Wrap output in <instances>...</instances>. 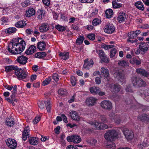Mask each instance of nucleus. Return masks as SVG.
Instances as JSON below:
<instances>
[{
	"label": "nucleus",
	"mask_w": 149,
	"mask_h": 149,
	"mask_svg": "<svg viewBox=\"0 0 149 149\" xmlns=\"http://www.w3.org/2000/svg\"><path fill=\"white\" fill-rule=\"evenodd\" d=\"M21 40L19 42L18 39L12 40L8 46V50L10 53L14 54H20L25 49L26 45L24 41L20 39Z\"/></svg>",
	"instance_id": "f257e3e1"
},
{
	"label": "nucleus",
	"mask_w": 149,
	"mask_h": 149,
	"mask_svg": "<svg viewBox=\"0 0 149 149\" xmlns=\"http://www.w3.org/2000/svg\"><path fill=\"white\" fill-rule=\"evenodd\" d=\"M131 82L133 85L136 88L145 87L146 83L141 78L134 76L131 78Z\"/></svg>",
	"instance_id": "f03ea898"
},
{
	"label": "nucleus",
	"mask_w": 149,
	"mask_h": 149,
	"mask_svg": "<svg viewBox=\"0 0 149 149\" xmlns=\"http://www.w3.org/2000/svg\"><path fill=\"white\" fill-rule=\"evenodd\" d=\"M118 134L114 130H110L107 131L104 135L106 139L108 141H113L117 138Z\"/></svg>",
	"instance_id": "7ed1b4c3"
},
{
	"label": "nucleus",
	"mask_w": 149,
	"mask_h": 149,
	"mask_svg": "<svg viewBox=\"0 0 149 149\" xmlns=\"http://www.w3.org/2000/svg\"><path fill=\"white\" fill-rule=\"evenodd\" d=\"M15 73L17 78L20 80L25 79L28 76V73L27 71L17 67L15 71Z\"/></svg>",
	"instance_id": "20e7f679"
},
{
	"label": "nucleus",
	"mask_w": 149,
	"mask_h": 149,
	"mask_svg": "<svg viewBox=\"0 0 149 149\" xmlns=\"http://www.w3.org/2000/svg\"><path fill=\"white\" fill-rule=\"evenodd\" d=\"M89 123L92 126V128L94 129H105L108 128L107 125L101 123L100 122H99L97 120L90 121Z\"/></svg>",
	"instance_id": "39448f33"
},
{
	"label": "nucleus",
	"mask_w": 149,
	"mask_h": 149,
	"mask_svg": "<svg viewBox=\"0 0 149 149\" xmlns=\"http://www.w3.org/2000/svg\"><path fill=\"white\" fill-rule=\"evenodd\" d=\"M101 107L104 109L110 110L113 107L112 104L109 100H104L100 103Z\"/></svg>",
	"instance_id": "423d86ee"
},
{
	"label": "nucleus",
	"mask_w": 149,
	"mask_h": 149,
	"mask_svg": "<svg viewBox=\"0 0 149 149\" xmlns=\"http://www.w3.org/2000/svg\"><path fill=\"white\" fill-rule=\"evenodd\" d=\"M67 140L69 142H73L74 143H79L81 141L80 137L76 135H73L67 136Z\"/></svg>",
	"instance_id": "0eeeda50"
},
{
	"label": "nucleus",
	"mask_w": 149,
	"mask_h": 149,
	"mask_svg": "<svg viewBox=\"0 0 149 149\" xmlns=\"http://www.w3.org/2000/svg\"><path fill=\"white\" fill-rule=\"evenodd\" d=\"M104 30L106 33H112L114 31L115 28L114 26L112 24L107 23L105 26Z\"/></svg>",
	"instance_id": "6e6552de"
},
{
	"label": "nucleus",
	"mask_w": 149,
	"mask_h": 149,
	"mask_svg": "<svg viewBox=\"0 0 149 149\" xmlns=\"http://www.w3.org/2000/svg\"><path fill=\"white\" fill-rule=\"evenodd\" d=\"M97 99L94 97H90L87 98L86 100V103L88 106H92L96 103Z\"/></svg>",
	"instance_id": "1a4fd4ad"
},
{
	"label": "nucleus",
	"mask_w": 149,
	"mask_h": 149,
	"mask_svg": "<svg viewBox=\"0 0 149 149\" xmlns=\"http://www.w3.org/2000/svg\"><path fill=\"white\" fill-rule=\"evenodd\" d=\"M101 76L104 77V79H106L107 80L109 79V74L108 69L103 67L101 68L100 70Z\"/></svg>",
	"instance_id": "9d476101"
},
{
	"label": "nucleus",
	"mask_w": 149,
	"mask_h": 149,
	"mask_svg": "<svg viewBox=\"0 0 149 149\" xmlns=\"http://www.w3.org/2000/svg\"><path fill=\"white\" fill-rule=\"evenodd\" d=\"M123 132L125 138L128 140H130L133 138V134L131 130L125 129Z\"/></svg>",
	"instance_id": "9b49d317"
},
{
	"label": "nucleus",
	"mask_w": 149,
	"mask_h": 149,
	"mask_svg": "<svg viewBox=\"0 0 149 149\" xmlns=\"http://www.w3.org/2000/svg\"><path fill=\"white\" fill-rule=\"evenodd\" d=\"M6 143L9 147L13 149L15 148L17 145L16 141L14 139H7Z\"/></svg>",
	"instance_id": "f8f14e48"
},
{
	"label": "nucleus",
	"mask_w": 149,
	"mask_h": 149,
	"mask_svg": "<svg viewBox=\"0 0 149 149\" xmlns=\"http://www.w3.org/2000/svg\"><path fill=\"white\" fill-rule=\"evenodd\" d=\"M98 54L100 58L102 61L107 63L109 62V59L106 56L103 51L102 50H99Z\"/></svg>",
	"instance_id": "ddd939ff"
},
{
	"label": "nucleus",
	"mask_w": 149,
	"mask_h": 149,
	"mask_svg": "<svg viewBox=\"0 0 149 149\" xmlns=\"http://www.w3.org/2000/svg\"><path fill=\"white\" fill-rule=\"evenodd\" d=\"M114 76L121 82L123 81L124 79V75L122 71L116 72L114 74Z\"/></svg>",
	"instance_id": "4468645a"
},
{
	"label": "nucleus",
	"mask_w": 149,
	"mask_h": 149,
	"mask_svg": "<svg viewBox=\"0 0 149 149\" xmlns=\"http://www.w3.org/2000/svg\"><path fill=\"white\" fill-rule=\"evenodd\" d=\"M109 116L111 119L114 120L115 122L117 123H120L121 121V118L119 115H115L114 113L113 112H111L109 114Z\"/></svg>",
	"instance_id": "2eb2a0df"
},
{
	"label": "nucleus",
	"mask_w": 149,
	"mask_h": 149,
	"mask_svg": "<svg viewBox=\"0 0 149 149\" xmlns=\"http://www.w3.org/2000/svg\"><path fill=\"white\" fill-rule=\"evenodd\" d=\"M70 114L72 119L78 121L81 120L82 118L78 114V113L75 111H72L70 113Z\"/></svg>",
	"instance_id": "dca6fc26"
},
{
	"label": "nucleus",
	"mask_w": 149,
	"mask_h": 149,
	"mask_svg": "<svg viewBox=\"0 0 149 149\" xmlns=\"http://www.w3.org/2000/svg\"><path fill=\"white\" fill-rule=\"evenodd\" d=\"M109 86L111 90L115 92H118L120 90L121 88L120 85L111 84H109Z\"/></svg>",
	"instance_id": "f3484780"
},
{
	"label": "nucleus",
	"mask_w": 149,
	"mask_h": 149,
	"mask_svg": "<svg viewBox=\"0 0 149 149\" xmlns=\"http://www.w3.org/2000/svg\"><path fill=\"white\" fill-rule=\"evenodd\" d=\"M93 61L91 59L88 61V59H86L84 60L83 67L86 69H89L93 66Z\"/></svg>",
	"instance_id": "a211bd4d"
},
{
	"label": "nucleus",
	"mask_w": 149,
	"mask_h": 149,
	"mask_svg": "<svg viewBox=\"0 0 149 149\" xmlns=\"http://www.w3.org/2000/svg\"><path fill=\"white\" fill-rule=\"evenodd\" d=\"M30 129L29 126H27L25 127L22 133V139L24 141L26 140L27 137H29V135Z\"/></svg>",
	"instance_id": "6ab92c4d"
},
{
	"label": "nucleus",
	"mask_w": 149,
	"mask_h": 149,
	"mask_svg": "<svg viewBox=\"0 0 149 149\" xmlns=\"http://www.w3.org/2000/svg\"><path fill=\"white\" fill-rule=\"evenodd\" d=\"M136 72L138 74H140L141 75L146 77H148L149 76V73L145 70L141 68H138L136 70Z\"/></svg>",
	"instance_id": "aec40b11"
},
{
	"label": "nucleus",
	"mask_w": 149,
	"mask_h": 149,
	"mask_svg": "<svg viewBox=\"0 0 149 149\" xmlns=\"http://www.w3.org/2000/svg\"><path fill=\"white\" fill-rule=\"evenodd\" d=\"M49 28V26L48 24L43 23L39 27V29L40 32L44 33L48 31Z\"/></svg>",
	"instance_id": "412c9836"
},
{
	"label": "nucleus",
	"mask_w": 149,
	"mask_h": 149,
	"mask_svg": "<svg viewBox=\"0 0 149 149\" xmlns=\"http://www.w3.org/2000/svg\"><path fill=\"white\" fill-rule=\"evenodd\" d=\"M28 59L26 56L22 55L18 57L17 61L20 64L24 65L26 63Z\"/></svg>",
	"instance_id": "4be33fe9"
},
{
	"label": "nucleus",
	"mask_w": 149,
	"mask_h": 149,
	"mask_svg": "<svg viewBox=\"0 0 149 149\" xmlns=\"http://www.w3.org/2000/svg\"><path fill=\"white\" fill-rule=\"evenodd\" d=\"M139 48L141 51L145 52L148 49V45L145 42H142L139 45Z\"/></svg>",
	"instance_id": "5701e85b"
},
{
	"label": "nucleus",
	"mask_w": 149,
	"mask_h": 149,
	"mask_svg": "<svg viewBox=\"0 0 149 149\" xmlns=\"http://www.w3.org/2000/svg\"><path fill=\"white\" fill-rule=\"evenodd\" d=\"M127 17V14L124 12L120 13L118 17V20L120 23L125 21Z\"/></svg>",
	"instance_id": "b1692460"
},
{
	"label": "nucleus",
	"mask_w": 149,
	"mask_h": 149,
	"mask_svg": "<svg viewBox=\"0 0 149 149\" xmlns=\"http://www.w3.org/2000/svg\"><path fill=\"white\" fill-rule=\"evenodd\" d=\"M35 10L33 8H30L26 11V15L27 17H29L35 14Z\"/></svg>",
	"instance_id": "393cba45"
},
{
	"label": "nucleus",
	"mask_w": 149,
	"mask_h": 149,
	"mask_svg": "<svg viewBox=\"0 0 149 149\" xmlns=\"http://www.w3.org/2000/svg\"><path fill=\"white\" fill-rule=\"evenodd\" d=\"M138 118L139 120L143 122L148 123L149 121V116L145 114L139 116Z\"/></svg>",
	"instance_id": "a878e982"
},
{
	"label": "nucleus",
	"mask_w": 149,
	"mask_h": 149,
	"mask_svg": "<svg viewBox=\"0 0 149 149\" xmlns=\"http://www.w3.org/2000/svg\"><path fill=\"white\" fill-rule=\"evenodd\" d=\"M36 49V47L35 46L31 45L26 51L25 53L28 55L32 54L35 51Z\"/></svg>",
	"instance_id": "bb28decb"
},
{
	"label": "nucleus",
	"mask_w": 149,
	"mask_h": 149,
	"mask_svg": "<svg viewBox=\"0 0 149 149\" xmlns=\"http://www.w3.org/2000/svg\"><path fill=\"white\" fill-rule=\"evenodd\" d=\"M46 44L44 42H40L37 44L38 49L42 51L45 49Z\"/></svg>",
	"instance_id": "cd10ccee"
},
{
	"label": "nucleus",
	"mask_w": 149,
	"mask_h": 149,
	"mask_svg": "<svg viewBox=\"0 0 149 149\" xmlns=\"http://www.w3.org/2000/svg\"><path fill=\"white\" fill-rule=\"evenodd\" d=\"M89 90L92 94L96 95L97 94V93L100 91V88L98 87L93 86L90 88Z\"/></svg>",
	"instance_id": "c85d7f7f"
},
{
	"label": "nucleus",
	"mask_w": 149,
	"mask_h": 149,
	"mask_svg": "<svg viewBox=\"0 0 149 149\" xmlns=\"http://www.w3.org/2000/svg\"><path fill=\"white\" fill-rule=\"evenodd\" d=\"M17 66L14 65L7 66L5 68V70L7 72H10L13 70H15V71L17 69Z\"/></svg>",
	"instance_id": "c756f323"
},
{
	"label": "nucleus",
	"mask_w": 149,
	"mask_h": 149,
	"mask_svg": "<svg viewBox=\"0 0 149 149\" xmlns=\"http://www.w3.org/2000/svg\"><path fill=\"white\" fill-rule=\"evenodd\" d=\"M69 54L68 52H61L59 54V56L61 58L64 60L68 59L69 58Z\"/></svg>",
	"instance_id": "7c9ffc66"
},
{
	"label": "nucleus",
	"mask_w": 149,
	"mask_h": 149,
	"mask_svg": "<svg viewBox=\"0 0 149 149\" xmlns=\"http://www.w3.org/2000/svg\"><path fill=\"white\" fill-rule=\"evenodd\" d=\"M135 6L139 10L143 11L144 10V7L143 3L141 1H137L135 3Z\"/></svg>",
	"instance_id": "2f4dec72"
},
{
	"label": "nucleus",
	"mask_w": 149,
	"mask_h": 149,
	"mask_svg": "<svg viewBox=\"0 0 149 149\" xmlns=\"http://www.w3.org/2000/svg\"><path fill=\"white\" fill-rule=\"evenodd\" d=\"M26 24V21H19L15 24V26L18 28H23Z\"/></svg>",
	"instance_id": "473e14b6"
},
{
	"label": "nucleus",
	"mask_w": 149,
	"mask_h": 149,
	"mask_svg": "<svg viewBox=\"0 0 149 149\" xmlns=\"http://www.w3.org/2000/svg\"><path fill=\"white\" fill-rule=\"evenodd\" d=\"M38 13H39V15L38 16V18L39 19H42L45 17V13L44 10H39Z\"/></svg>",
	"instance_id": "72a5a7b5"
},
{
	"label": "nucleus",
	"mask_w": 149,
	"mask_h": 149,
	"mask_svg": "<svg viewBox=\"0 0 149 149\" xmlns=\"http://www.w3.org/2000/svg\"><path fill=\"white\" fill-rule=\"evenodd\" d=\"M38 139L36 137H31L29 140V143L33 145H36L38 143Z\"/></svg>",
	"instance_id": "f704fd0d"
},
{
	"label": "nucleus",
	"mask_w": 149,
	"mask_h": 149,
	"mask_svg": "<svg viewBox=\"0 0 149 149\" xmlns=\"http://www.w3.org/2000/svg\"><path fill=\"white\" fill-rule=\"evenodd\" d=\"M106 16L107 18H110L113 15V12L111 9L107 10L105 12Z\"/></svg>",
	"instance_id": "c9c22d12"
},
{
	"label": "nucleus",
	"mask_w": 149,
	"mask_h": 149,
	"mask_svg": "<svg viewBox=\"0 0 149 149\" xmlns=\"http://www.w3.org/2000/svg\"><path fill=\"white\" fill-rule=\"evenodd\" d=\"M130 62V63L132 64H135L136 65H139L141 63V60H138L136 58H133L131 59Z\"/></svg>",
	"instance_id": "e433bc0d"
},
{
	"label": "nucleus",
	"mask_w": 149,
	"mask_h": 149,
	"mask_svg": "<svg viewBox=\"0 0 149 149\" xmlns=\"http://www.w3.org/2000/svg\"><path fill=\"white\" fill-rule=\"evenodd\" d=\"M14 123L13 118H8L6 119V124L8 126L11 127L14 125Z\"/></svg>",
	"instance_id": "4c0bfd02"
},
{
	"label": "nucleus",
	"mask_w": 149,
	"mask_h": 149,
	"mask_svg": "<svg viewBox=\"0 0 149 149\" xmlns=\"http://www.w3.org/2000/svg\"><path fill=\"white\" fill-rule=\"evenodd\" d=\"M99 122H100L101 123H106L107 122V120L104 115H101L99 118L98 121H97Z\"/></svg>",
	"instance_id": "58836bf2"
},
{
	"label": "nucleus",
	"mask_w": 149,
	"mask_h": 149,
	"mask_svg": "<svg viewBox=\"0 0 149 149\" xmlns=\"http://www.w3.org/2000/svg\"><path fill=\"white\" fill-rule=\"evenodd\" d=\"M46 55L45 52H38L35 55V56L38 58H42L45 56Z\"/></svg>",
	"instance_id": "ea45409f"
},
{
	"label": "nucleus",
	"mask_w": 149,
	"mask_h": 149,
	"mask_svg": "<svg viewBox=\"0 0 149 149\" xmlns=\"http://www.w3.org/2000/svg\"><path fill=\"white\" fill-rule=\"evenodd\" d=\"M118 64L119 66L125 67L128 66V63L126 61L121 60L118 62Z\"/></svg>",
	"instance_id": "a19ab883"
},
{
	"label": "nucleus",
	"mask_w": 149,
	"mask_h": 149,
	"mask_svg": "<svg viewBox=\"0 0 149 149\" xmlns=\"http://www.w3.org/2000/svg\"><path fill=\"white\" fill-rule=\"evenodd\" d=\"M46 105V109L47 112H50L51 109V102L49 100H47L45 102Z\"/></svg>",
	"instance_id": "79ce46f5"
},
{
	"label": "nucleus",
	"mask_w": 149,
	"mask_h": 149,
	"mask_svg": "<svg viewBox=\"0 0 149 149\" xmlns=\"http://www.w3.org/2000/svg\"><path fill=\"white\" fill-rule=\"evenodd\" d=\"M84 39V37L83 36H80L77 39L76 42L79 45L81 44Z\"/></svg>",
	"instance_id": "37998d69"
},
{
	"label": "nucleus",
	"mask_w": 149,
	"mask_h": 149,
	"mask_svg": "<svg viewBox=\"0 0 149 149\" xmlns=\"http://www.w3.org/2000/svg\"><path fill=\"white\" fill-rule=\"evenodd\" d=\"M52 80V78L51 77H48L47 78H46L44 80L42 83L43 86H45L49 84Z\"/></svg>",
	"instance_id": "c03bdc74"
},
{
	"label": "nucleus",
	"mask_w": 149,
	"mask_h": 149,
	"mask_svg": "<svg viewBox=\"0 0 149 149\" xmlns=\"http://www.w3.org/2000/svg\"><path fill=\"white\" fill-rule=\"evenodd\" d=\"M101 22L100 19L95 18L92 21L93 25L94 26H96L99 24Z\"/></svg>",
	"instance_id": "a18cd8bd"
},
{
	"label": "nucleus",
	"mask_w": 149,
	"mask_h": 149,
	"mask_svg": "<svg viewBox=\"0 0 149 149\" xmlns=\"http://www.w3.org/2000/svg\"><path fill=\"white\" fill-rule=\"evenodd\" d=\"M30 2L29 0H26L21 3V5L23 7L25 8L30 5Z\"/></svg>",
	"instance_id": "49530a36"
},
{
	"label": "nucleus",
	"mask_w": 149,
	"mask_h": 149,
	"mask_svg": "<svg viewBox=\"0 0 149 149\" xmlns=\"http://www.w3.org/2000/svg\"><path fill=\"white\" fill-rule=\"evenodd\" d=\"M113 7V8H117L122 6V4L118 3L116 1H113L112 2Z\"/></svg>",
	"instance_id": "de8ad7c7"
},
{
	"label": "nucleus",
	"mask_w": 149,
	"mask_h": 149,
	"mask_svg": "<svg viewBox=\"0 0 149 149\" xmlns=\"http://www.w3.org/2000/svg\"><path fill=\"white\" fill-rule=\"evenodd\" d=\"M55 27L58 31H63L65 30V28L64 26L58 24L56 25Z\"/></svg>",
	"instance_id": "09e8293b"
},
{
	"label": "nucleus",
	"mask_w": 149,
	"mask_h": 149,
	"mask_svg": "<svg viewBox=\"0 0 149 149\" xmlns=\"http://www.w3.org/2000/svg\"><path fill=\"white\" fill-rule=\"evenodd\" d=\"M128 36L130 39H134L137 37L135 33H134V31H132L130 32L129 33Z\"/></svg>",
	"instance_id": "8fccbe9b"
},
{
	"label": "nucleus",
	"mask_w": 149,
	"mask_h": 149,
	"mask_svg": "<svg viewBox=\"0 0 149 149\" xmlns=\"http://www.w3.org/2000/svg\"><path fill=\"white\" fill-rule=\"evenodd\" d=\"M143 140L141 141V142L144 144L146 146H147L149 145V139L147 138H143Z\"/></svg>",
	"instance_id": "3c124183"
},
{
	"label": "nucleus",
	"mask_w": 149,
	"mask_h": 149,
	"mask_svg": "<svg viewBox=\"0 0 149 149\" xmlns=\"http://www.w3.org/2000/svg\"><path fill=\"white\" fill-rule=\"evenodd\" d=\"M117 50L116 49L114 48L112 49L110 51V57L111 58L114 57L116 53Z\"/></svg>",
	"instance_id": "603ef678"
},
{
	"label": "nucleus",
	"mask_w": 149,
	"mask_h": 149,
	"mask_svg": "<svg viewBox=\"0 0 149 149\" xmlns=\"http://www.w3.org/2000/svg\"><path fill=\"white\" fill-rule=\"evenodd\" d=\"M16 30V29L15 27L9 28L8 29L7 32L8 33H15Z\"/></svg>",
	"instance_id": "864d4df0"
},
{
	"label": "nucleus",
	"mask_w": 149,
	"mask_h": 149,
	"mask_svg": "<svg viewBox=\"0 0 149 149\" xmlns=\"http://www.w3.org/2000/svg\"><path fill=\"white\" fill-rule=\"evenodd\" d=\"M58 93L61 95H65L67 94V91L65 89L61 88L59 90Z\"/></svg>",
	"instance_id": "5fc2aeb1"
},
{
	"label": "nucleus",
	"mask_w": 149,
	"mask_h": 149,
	"mask_svg": "<svg viewBox=\"0 0 149 149\" xmlns=\"http://www.w3.org/2000/svg\"><path fill=\"white\" fill-rule=\"evenodd\" d=\"M110 141L108 142V144L107 145V146L108 147V148H111L113 149H114L116 148V145L114 143L112 142L111 141Z\"/></svg>",
	"instance_id": "6e6d98bb"
},
{
	"label": "nucleus",
	"mask_w": 149,
	"mask_h": 149,
	"mask_svg": "<svg viewBox=\"0 0 149 149\" xmlns=\"http://www.w3.org/2000/svg\"><path fill=\"white\" fill-rule=\"evenodd\" d=\"M87 37L89 39L92 40H94L95 38V35L92 33L88 34Z\"/></svg>",
	"instance_id": "4d7b16f0"
},
{
	"label": "nucleus",
	"mask_w": 149,
	"mask_h": 149,
	"mask_svg": "<svg viewBox=\"0 0 149 149\" xmlns=\"http://www.w3.org/2000/svg\"><path fill=\"white\" fill-rule=\"evenodd\" d=\"M71 82L73 86L75 85L76 84V80L74 77L72 76L71 77Z\"/></svg>",
	"instance_id": "13d9d810"
},
{
	"label": "nucleus",
	"mask_w": 149,
	"mask_h": 149,
	"mask_svg": "<svg viewBox=\"0 0 149 149\" xmlns=\"http://www.w3.org/2000/svg\"><path fill=\"white\" fill-rule=\"evenodd\" d=\"M115 47L114 45H107L104 44L103 46V47L106 50L111 48Z\"/></svg>",
	"instance_id": "bf43d9fd"
},
{
	"label": "nucleus",
	"mask_w": 149,
	"mask_h": 149,
	"mask_svg": "<svg viewBox=\"0 0 149 149\" xmlns=\"http://www.w3.org/2000/svg\"><path fill=\"white\" fill-rule=\"evenodd\" d=\"M59 77L57 73L54 74L53 76V79L56 81H58L59 79Z\"/></svg>",
	"instance_id": "052dcab7"
},
{
	"label": "nucleus",
	"mask_w": 149,
	"mask_h": 149,
	"mask_svg": "<svg viewBox=\"0 0 149 149\" xmlns=\"http://www.w3.org/2000/svg\"><path fill=\"white\" fill-rule=\"evenodd\" d=\"M40 117L38 116L36 117L35 119L33 120V122L34 124H36L38 123L40 120Z\"/></svg>",
	"instance_id": "680f3d73"
},
{
	"label": "nucleus",
	"mask_w": 149,
	"mask_h": 149,
	"mask_svg": "<svg viewBox=\"0 0 149 149\" xmlns=\"http://www.w3.org/2000/svg\"><path fill=\"white\" fill-rule=\"evenodd\" d=\"M125 91L127 92H132L133 90L131 88V87L130 86H127L125 88Z\"/></svg>",
	"instance_id": "e2e57ef3"
},
{
	"label": "nucleus",
	"mask_w": 149,
	"mask_h": 149,
	"mask_svg": "<svg viewBox=\"0 0 149 149\" xmlns=\"http://www.w3.org/2000/svg\"><path fill=\"white\" fill-rule=\"evenodd\" d=\"M42 2L44 4L47 6H49L50 5V0H42Z\"/></svg>",
	"instance_id": "0e129e2a"
},
{
	"label": "nucleus",
	"mask_w": 149,
	"mask_h": 149,
	"mask_svg": "<svg viewBox=\"0 0 149 149\" xmlns=\"http://www.w3.org/2000/svg\"><path fill=\"white\" fill-rule=\"evenodd\" d=\"M38 105L39 108L41 109H43L44 107V105L42 102H39L38 103Z\"/></svg>",
	"instance_id": "69168bd1"
},
{
	"label": "nucleus",
	"mask_w": 149,
	"mask_h": 149,
	"mask_svg": "<svg viewBox=\"0 0 149 149\" xmlns=\"http://www.w3.org/2000/svg\"><path fill=\"white\" fill-rule=\"evenodd\" d=\"M17 86L16 85L14 86V87H13L12 90H11V92L12 94H16L17 93Z\"/></svg>",
	"instance_id": "338daca9"
},
{
	"label": "nucleus",
	"mask_w": 149,
	"mask_h": 149,
	"mask_svg": "<svg viewBox=\"0 0 149 149\" xmlns=\"http://www.w3.org/2000/svg\"><path fill=\"white\" fill-rule=\"evenodd\" d=\"M143 94L146 96H149V89H147L144 90L143 91Z\"/></svg>",
	"instance_id": "774afa93"
}]
</instances>
